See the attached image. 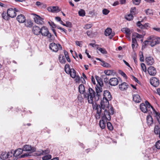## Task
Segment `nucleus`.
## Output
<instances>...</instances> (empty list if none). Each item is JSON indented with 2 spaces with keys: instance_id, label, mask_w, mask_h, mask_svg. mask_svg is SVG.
I'll return each mask as SVG.
<instances>
[{
  "instance_id": "nucleus-26",
  "label": "nucleus",
  "mask_w": 160,
  "mask_h": 160,
  "mask_svg": "<svg viewBox=\"0 0 160 160\" xmlns=\"http://www.w3.org/2000/svg\"><path fill=\"white\" fill-rule=\"evenodd\" d=\"M25 25L27 27L31 28L32 26L33 23L30 19H28L24 22Z\"/></svg>"
},
{
  "instance_id": "nucleus-36",
  "label": "nucleus",
  "mask_w": 160,
  "mask_h": 160,
  "mask_svg": "<svg viewBox=\"0 0 160 160\" xmlns=\"http://www.w3.org/2000/svg\"><path fill=\"white\" fill-rule=\"evenodd\" d=\"M132 36L138 38H143V36L142 35L139 34L134 32L132 34Z\"/></svg>"
},
{
  "instance_id": "nucleus-3",
  "label": "nucleus",
  "mask_w": 160,
  "mask_h": 160,
  "mask_svg": "<svg viewBox=\"0 0 160 160\" xmlns=\"http://www.w3.org/2000/svg\"><path fill=\"white\" fill-rule=\"evenodd\" d=\"M94 100L95 101L94 98H93V102ZM109 101L106 99H103L101 101L100 105L95 104H93V102L92 104L93 108L94 109L97 110L96 113L95 115L96 118L97 119H99L101 117V115L102 112V109L104 110L105 108L109 107Z\"/></svg>"
},
{
  "instance_id": "nucleus-60",
  "label": "nucleus",
  "mask_w": 160,
  "mask_h": 160,
  "mask_svg": "<svg viewBox=\"0 0 160 160\" xmlns=\"http://www.w3.org/2000/svg\"><path fill=\"white\" fill-rule=\"evenodd\" d=\"M81 42H79L77 41L75 42V43L76 45L77 46H79L80 47H82V44L81 43Z\"/></svg>"
},
{
  "instance_id": "nucleus-28",
  "label": "nucleus",
  "mask_w": 160,
  "mask_h": 160,
  "mask_svg": "<svg viewBox=\"0 0 160 160\" xmlns=\"http://www.w3.org/2000/svg\"><path fill=\"white\" fill-rule=\"evenodd\" d=\"M132 49H134V48L136 47V48L138 46V44L137 41L136 39V38H132Z\"/></svg>"
},
{
  "instance_id": "nucleus-37",
  "label": "nucleus",
  "mask_w": 160,
  "mask_h": 160,
  "mask_svg": "<svg viewBox=\"0 0 160 160\" xmlns=\"http://www.w3.org/2000/svg\"><path fill=\"white\" fill-rule=\"evenodd\" d=\"M133 15L131 13L127 16H126L125 18L128 20L130 21L133 19Z\"/></svg>"
},
{
  "instance_id": "nucleus-14",
  "label": "nucleus",
  "mask_w": 160,
  "mask_h": 160,
  "mask_svg": "<svg viewBox=\"0 0 160 160\" xmlns=\"http://www.w3.org/2000/svg\"><path fill=\"white\" fill-rule=\"evenodd\" d=\"M118 80L117 78H113L109 80L108 84L112 86H115L118 84Z\"/></svg>"
},
{
  "instance_id": "nucleus-55",
  "label": "nucleus",
  "mask_w": 160,
  "mask_h": 160,
  "mask_svg": "<svg viewBox=\"0 0 160 160\" xmlns=\"http://www.w3.org/2000/svg\"><path fill=\"white\" fill-rule=\"evenodd\" d=\"M155 147L157 149H160V140H158L156 142Z\"/></svg>"
},
{
  "instance_id": "nucleus-23",
  "label": "nucleus",
  "mask_w": 160,
  "mask_h": 160,
  "mask_svg": "<svg viewBox=\"0 0 160 160\" xmlns=\"http://www.w3.org/2000/svg\"><path fill=\"white\" fill-rule=\"evenodd\" d=\"M128 84L125 82H124L119 85V88L122 91L126 90L128 88Z\"/></svg>"
},
{
  "instance_id": "nucleus-18",
  "label": "nucleus",
  "mask_w": 160,
  "mask_h": 160,
  "mask_svg": "<svg viewBox=\"0 0 160 160\" xmlns=\"http://www.w3.org/2000/svg\"><path fill=\"white\" fill-rule=\"evenodd\" d=\"M145 62L147 65H151L154 63V61L152 57L149 56L146 58Z\"/></svg>"
},
{
  "instance_id": "nucleus-22",
  "label": "nucleus",
  "mask_w": 160,
  "mask_h": 160,
  "mask_svg": "<svg viewBox=\"0 0 160 160\" xmlns=\"http://www.w3.org/2000/svg\"><path fill=\"white\" fill-rule=\"evenodd\" d=\"M133 100L136 103H139L141 102V99L139 95L136 94L133 95Z\"/></svg>"
},
{
  "instance_id": "nucleus-45",
  "label": "nucleus",
  "mask_w": 160,
  "mask_h": 160,
  "mask_svg": "<svg viewBox=\"0 0 160 160\" xmlns=\"http://www.w3.org/2000/svg\"><path fill=\"white\" fill-rule=\"evenodd\" d=\"M141 67L142 70L145 72L147 71V69L145 65L143 63H141Z\"/></svg>"
},
{
  "instance_id": "nucleus-57",
  "label": "nucleus",
  "mask_w": 160,
  "mask_h": 160,
  "mask_svg": "<svg viewBox=\"0 0 160 160\" xmlns=\"http://www.w3.org/2000/svg\"><path fill=\"white\" fill-rule=\"evenodd\" d=\"M109 12V11L106 9H104L102 10L103 14L105 15L108 14Z\"/></svg>"
},
{
  "instance_id": "nucleus-6",
  "label": "nucleus",
  "mask_w": 160,
  "mask_h": 160,
  "mask_svg": "<svg viewBox=\"0 0 160 160\" xmlns=\"http://www.w3.org/2000/svg\"><path fill=\"white\" fill-rule=\"evenodd\" d=\"M49 48L52 51L55 52H57L58 50L62 49V46L60 44H56L54 42L50 43L49 45Z\"/></svg>"
},
{
  "instance_id": "nucleus-5",
  "label": "nucleus",
  "mask_w": 160,
  "mask_h": 160,
  "mask_svg": "<svg viewBox=\"0 0 160 160\" xmlns=\"http://www.w3.org/2000/svg\"><path fill=\"white\" fill-rule=\"evenodd\" d=\"M41 30L40 33L42 36L47 37L48 38H49V41L50 42L53 41L54 39L51 38L52 35L49 32L48 29L47 27H42L41 28Z\"/></svg>"
},
{
  "instance_id": "nucleus-29",
  "label": "nucleus",
  "mask_w": 160,
  "mask_h": 160,
  "mask_svg": "<svg viewBox=\"0 0 160 160\" xmlns=\"http://www.w3.org/2000/svg\"><path fill=\"white\" fill-rule=\"evenodd\" d=\"M154 132L156 135H158L160 133V127L159 125H156L154 128Z\"/></svg>"
},
{
  "instance_id": "nucleus-38",
  "label": "nucleus",
  "mask_w": 160,
  "mask_h": 160,
  "mask_svg": "<svg viewBox=\"0 0 160 160\" xmlns=\"http://www.w3.org/2000/svg\"><path fill=\"white\" fill-rule=\"evenodd\" d=\"M104 73L106 74L105 75L110 76L112 74L113 71L111 70H105L104 71Z\"/></svg>"
},
{
  "instance_id": "nucleus-42",
  "label": "nucleus",
  "mask_w": 160,
  "mask_h": 160,
  "mask_svg": "<svg viewBox=\"0 0 160 160\" xmlns=\"http://www.w3.org/2000/svg\"><path fill=\"white\" fill-rule=\"evenodd\" d=\"M98 49L99 51H100L103 54H106L107 53V51L106 49L104 48H97Z\"/></svg>"
},
{
  "instance_id": "nucleus-58",
  "label": "nucleus",
  "mask_w": 160,
  "mask_h": 160,
  "mask_svg": "<svg viewBox=\"0 0 160 160\" xmlns=\"http://www.w3.org/2000/svg\"><path fill=\"white\" fill-rule=\"evenodd\" d=\"M145 12L147 15H149L152 14V11L149 9H148L146 10H145Z\"/></svg>"
},
{
  "instance_id": "nucleus-7",
  "label": "nucleus",
  "mask_w": 160,
  "mask_h": 160,
  "mask_svg": "<svg viewBox=\"0 0 160 160\" xmlns=\"http://www.w3.org/2000/svg\"><path fill=\"white\" fill-rule=\"evenodd\" d=\"M104 111L102 114L101 115L102 119L105 120L106 122L107 121H110L111 119L110 115L109 114L108 111L106 108L104 110Z\"/></svg>"
},
{
  "instance_id": "nucleus-1",
  "label": "nucleus",
  "mask_w": 160,
  "mask_h": 160,
  "mask_svg": "<svg viewBox=\"0 0 160 160\" xmlns=\"http://www.w3.org/2000/svg\"><path fill=\"white\" fill-rule=\"evenodd\" d=\"M97 81L98 84H97L95 87L96 92L92 88H89L88 91L89 93H85L84 95L86 98H88L89 103L90 104L93 103V98L94 99L95 101H98L101 97L102 91V87L103 86V83L101 79Z\"/></svg>"
},
{
  "instance_id": "nucleus-32",
  "label": "nucleus",
  "mask_w": 160,
  "mask_h": 160,
  "mask_svg": "<svg viewBox=\"0 0 160 160\" xmlns=\"http://www.w3.org/2000/svg\"><path fill=\"white\" fill-rule=\"evenodd\" d=\"M145 104L147 107V108L148 109V111L150 110V109L151 108L152 109L153 111V112H154V111H156L154 109V108L150 104V103L147 101H145Z\"/></svg>"
},
{
  "instance_id": "nucleus-34",
  "label": "nucleus",
  "mask_w": 160,
  "mask_h": 160,
  "mask_svg": "<svg viewBox=\"0 0 160 160\" xmlns=\"http://www.w3.org/2000/svg\"><path fill=\"white\" fill-rule=\"evenodd\" d=\"M7 13L4 12L2 14V18L5 20H8L9 19V16L7 14L6 15Z\"/></svg>"
},
{
  "instance_id": "nucleus-64",
  "label": "nucleus",
  "mask_w": 160,
  "mask_h": 160,
  "mask_svg": "<svg viewBox=\"0 0 160 160\" xmlns=\"http://www.w3.org/2000/svg\"><path fill=\"white\" fill-rule=\"evenodd\" d=\"M120 73L122 76L123 77H127V76L126 74L123 72L121 71L120 72Z\"/></svg>"
},
{
  "instance_id": "nucleus-48",
  "label": "nucleus",
  "mask_w": 160,
  "mask_h": 160,
  "mask_svg": "<svg viewBox=\"0 0 160 160\" xmlns=\"http://www.w3.org/2000/svg\"><path fill=\"white\" fill-rule=\"evenodd\" d=\"M154 114H155V117L158 120V118H159L160 119V113L158 112H157L156 111H154V112H153Z\"/></svg>"
},
{
  "instance_id": "nucleus-62",
  "label": "nucleus",
  "mask_w": 160,
  "mask_h": 160,
  "mask_svg": "<svg viewBox=\"0 0 160 160\" xmlns=\"http://www.w3.org/2000/svg\"><path fill=\"white\" fill-rule=\"evenodd\" d=\"M29 155L28 154H27L26 153H25V154H22V155H21L19 157L20 158H24L25 157H27V156H29Z\"/></svg>"
},
{
  "instance_id": "nucleus-13",
  "label": "nucleus",
  "mask_w": 160,
  "mask_h": 160,
  "mask_svg": "<svg viewBox=\"0 0 160 160\" xmlns=\"http://www.w3.org/2000/svg\"><path fill=\"white\" fill-rule=\"evenodd\" d=\"M104 34L106 36H110L109 37L110 39H112L115 35V33L112 32V30L110 28L106 29L105 31Z\"/></svg>"
},
{
  "instance_id": "nucleus-19",
  "label": "nucleus",
  "mask_w": 160,
  "mask_h": 160,
  "mask_svg": "<svg viewBox=\"0 0 160 160\" xmlns=\"http://www.w3.org/2000/svg\"><path fill=\"white\" fill-rule=\"evenodd\" d=\"M17 19L19 23H24L26 21L25 16L22 14L18 15L17 18Z\"/></svg>"
},
{
  "instance_id": "nucleus-21",
  "label": "nucleus",
  "mask_w": 160,
  "mask_h": 160,
  "mask_svg": "<svg viewBox=\"0 0 160 160\" xmlns=\"http://www.w3.org/2000/svg\"><path fill=\"white\" fill-rule=\"evenodd\" d=\"M23 151V149L20 148H18L15 150L13 153V155L16 158L18 156L21 154Z\"/></svg>"
},
{
  "instance_id": "nucleus-63",
  "label": "nucleus",
  "mask_w": 160,
  "mask_h": 160,
  "mask_svg": "<svg viewBox=\"0 0 160 160\" xmlns=\"http://www.w3.org/2000/svg\"><path fill=\"white\" fill-rule=\"evenodd\" d=\"M91 81L92 82V83L96 85V82H95V79L94 78V77L92 76L91 77Z\"/></svg>"
},
{
  "instance_id": "nucleus-2",
  "label": "nucleus",
  "mask_w": 160,
  "mask_h": 160,
  "mask_svg": "<svg viewBox=\"0 0 160 160\" xmlns=\"http://www.w3.org/2000/svg\"><path fill=\"white\" fill-rule=\"evenodd\" d=\"M97 81L98 84H97L95 87L96 92L92 88H89L88 91L89 93H85L84 95L86 98H88L89 103L90 104L93 103V98L94 99L95 101H98L101 97L102 91V87L103 86V83L101 79Z\"/></svg>"
},
{
  "instance_id": "nucleus-59",
  "label": "nucleus",
  "mask_w": 160,
  "mask_h": 160,
  "mask_svg": "<svg viewBox=\"0 0 160 160\" xmlns=\"http://www.w3.org/2000/svg\"><path fill=\"white\" fill-rule=\"evenodd\" d=\"M75 81L76 82H79L80 81V78L78 75H76L75 77Z\"/></svg>"
},
{
  "instance_id": "nucleus-40",
  "label": "nucleus",
  "mask_w": 160,
  "mask_h": 160,
  "mask_svg": "<svg viewBox=\"0 0 160 160\" xmlns=\"http://www.w3.org/2000/svg\"><path fill=\"white\" fill-rule=\"evenodd\" d=\"M6 152H2L1 154L0 157L2 159L4 160L8 158V157H6Z\"/></svg>"
},
{
  "instance_id": "nucleus-35",
  "label": "nucleus",
  "mask_w": 160,
  "mask_h": 160,
  "mask_svg": "<svg viewBox=\"0 0 160 160\" xmlns=\"http://www.w3.org/2000/svg\"><path fill=\"white\" fill-rule=\"evenodd\" d=\"M78 15L80 16L83 17L85 15V12L82 9H81L78 12Z\"/></svg>"
},
{
  "instance_id": "nucleus-50",
  "label": "nucleus",
  "mask_w": 160,
  "mask_h": 160,
  "mask_svg": "<svg viewBox=\"0 0 160 160\" xmlns=\"http://www.w3.org/2000/svg\"><path fill=\"white\" fill-rule=\"evenodd\" d=\"M103 78L104 79V82L106 84H107V83H108L109 78H108L107 76L106 75L103 76Z\"/></svg>"
},
{
  "instance_id": "nucleus-49",
  "label": "nucleus",
  "mask_w": 160,
  "mask_h": 160,
  "mask_svg": "<svg viewBox=\"0 0 160 160\" xmlns=\"http://www.w3.org/2000/svg\"><path fill=\"white\" fill-rule=\"evenodd\" d=\"M141 0H132L133 4L135 5H138L141 2Z\"/></svg>"
},
{
  "instance_id": "nucleus-31",
  "label": "nucleus",
  "mask_w": 160,
  "mask_h": 160,
  "mask_svg": "<svg viewBox=\"0 0 160 160\" xmlns=\"http://www.w3.org/2000/svg\"><path fill=\"white\" fill-rule=\"evenodd\" d=\"M58 7H49L48 8V11L49 12H54L55 11H58V12L59 11H58Z\"/></svg>"
},
{
  "instance_id": "nucleus-17",
  "label": "nucleus",
  "mask_w": 160,
  "mask_h": 160,
  "mask_svg": "<svg viewBox=\"0 0 160 160\" xmlns=\"http://www.w3.org/2000/svg\"><path fill=\"white\" fill-rule=\"evenodd\" d=\"M121 31L126 34L127 37L128 38L129 40H130V30L128 28H124L121 29Z\"/></svg>"
},
{
  "instance_id": "nucleus-52",
  "label": "nucleus",
  "mask_w": 160,
  "mask_h": 160,
  "mask_svg": "<svg viewBox=\"0 0 160 160\" xmlns=\"http://www.w3.org/2000/svg\"><path fill=\"white\" fill-rule=\"evenodd\" d=\"M93 25L92 24H87L85 25L84 27V28L88 29L91 28L92 26Z\"/></svg>"
},
{
  "instance_id": "nucleus-9",
  "label": "nucleus",
  "mask_w": 160,
  "mask_h": 160,
  "mask_svg": "<svg viewBox=\"0 0 160 160\" xmlns=\"http://www.w3.org/2000/svg\"><path fill=\"white\" fill-rule=\"evenodd\" d=\"M79 92L81 94H83V97L86 98L88 100V102H89L88 99V98H86L84 95L85 93H89V92H88V90L87 91V92H85V88L84 85L82 84H81L78 87Z\"/></svg>"
},
{
  "instance_id": "nucleus-46",
  "label": "nucleus",
  "mask_w": 160,
  "mask_h": 160,
  "mask_svg": "<svg viewBox=\"0 0 160 160\" xmlns=\"http://www.w3.org/2000/svg\"><path fill=\"white\" fill-rule=\"evenodd\" d=\"M102 65L104 67H110V65L108 63L105 62L104 61H102Z\"/></svg>"
},
{
  "instance_id": "nucleus-44",
  "label": "nucleus",
  "mask_w": 160,
  "mask_h": 160,
  "mask_svg": "<svg viewBox=\"0 0 160 160\" xmlns=\"http://www.w3.org/2000/svg\"><path fill=\"white\" fill-rule=\"evenodd\" d=\"M148 44L150 45V42L149 40L145 41L142 44V48H145L146 46Z\"/></svg>"
},
{
  "instance_id": "nucleus-56",
  "label": "nucleus",
  "mask_w": 160,
  "mask_h": 160,
  "mask_svg": "<svg viewBox=\"0 0 160 160\" xmlns=\"http://www.w3.org/2000/svg\"><path fill=\"white\" fill-rule=\"evenodd\" d=\"M65 26L69 28H71L72 26V24L70 22H67Z\"/></svg>"
},
{
  "instance_id": "nucleus-41",
  "label": "nucleus",
  "mask_w": 160,
  "mask_h": 160,
  "mask_svg": "<svg viewBox=\"0 0 160 160\" xmlns=\"http://www.w3.org/2000/svg\"><path fill=\"white\" fill-rule=\"evenodd\" d=\"M52 156L51 155L48 154L42 157L43 160H48L50 159L51 158Z\"/></svg>"
},
{
  "instance_id": "nucleus-39",
  "label": "nucleus",
  "mask_w": 160,
  "mask_h": 160,
  "mask_svg": "<svg viewBox=\"0 0 160 160\" xmlns=\"http://www.w3.org/2000/svg\"><path fill=\"white\" fill-rule=\"evenodd\" d=\"M130 13L132 15H135L137 14L136 9L135 7H132L131 8Z\"/></svg>"
},
{
  "instance_id": "nucleus-20",
  "label": "nucleus",
  "mask_w": 160,
  "mask_h": 160,
  "mask_svg": "<svg viewBox=\"0 0 160 160\" xmlns=\"http://www.w3.org/2000/svg\"><path fill=\"white\" fill-rule=\"evenodd\" d=\"M41 28L38 26H34L33 27L32 32L33 33L36 35H38L40 33Z\"/></svg>"
},
{
  "instance_id": "nucleus-43",
  "label": "nucleus",
  "mask_w": 160,
  "mask_h": 160,
  "mask_svg": "<svg viewBox=\"0 0 160 160\" xmlns=\"http://www.w3.org/2000/svg\"><path fill=\"white\" fill-rule=\"evenodd\" d=\"M107 127L108 129L110 130H112L113 129V126L111 123L110 122H107Z\"/></svg>"
},
{
  "instance_id": "nucleus-16",
  "label": "nucleus",
  "mask_w": 160,
  "mask_h": 160,
  "mask_svg": "<svg viewBox=\"0 0 160 160\" xmlns=\"http://www.w3.org/2000/svg\"><path fill=\"white\" fill-rule=\"evenodd\" d=\"M103 99H106L108 101L110 100L111 99L112 96L109 92L107 90L104 91L103 94Z\"/></svg>"
},
{
  "instance_id": "nucleus-47",
  "label": "nucleus",
  "mask_w": 160,
  "mask_h": 160,
  "mask_svg": "<svg viewBox=\"0 0 160 160\" xmlns=\"http://www.w3.org/2000/svg\"><path fill=\"white\" fill-rule=\"evenodd\" d=\"M137 25L138 27H139L140 28H142V29H144L145 28V26L144 25H142L141 23V22L140 21H138L137 23Z\"/></svg>"
},
{
  "instance_id": "nucleus-11",
  "label": "nucleus",
  "mask_w": 160,
  "mask_h": 160,
  "mask_svg": "<svg viewBox=\"0 0 160 160\" xmlns=\"http://www.w3.org/2000/svg\"><path fill=\"white\" fill-rule=\"evenodd\" d=\"M33 14L35 15V17L34 18V22L40 25H42L44 23L43 18L35 14Z\"/></svg>"
},
{
  "instance_id": "nucleus-8",
  "label": "nucleus",
  "mask_w": 160,
  "mask_h": 160,
  "mask_svg": "<svg viewBox=\"0 0 160 160\" xmlns=\"http://www.w3.org/2000/svg\"><path fill=\"white\" fill-rule=\"evenodd\" d=\"M18 10L16 8L13 9L10 8L7 10V14L10 18H14L16 15V12H18Z\"/></svg>"
},
{
  "instance_id": "nucleus-15",
  "label": "nucleus",
  "mask_w": 160,
  "mask_h": 160,
  "mask_svg": "<svg viewBox=\"0 0 160 160\" xmlns=\"http://www.w3.org/2000/svg\"><path fill=\"white\" fill-rule=\"evenodd\" d=\"M22 149L23 151H30L32 152H34L35 151V149L33 147H32L31 146L28 145H24Z\"/></svg>"
},
{
  "instance_id": "nucleus-25",
  "label": "nucleus",
  "mask_w": 160,
  "mask_h": 160,
  "mask_svg": "<svg viewBox=\"0 0 160 160\" xmlns=\"http://www.w3.org/2000/svg\"><path fill=\"white\" fill-rule=\"evenodd\" d=\"M147 123L148 125L151 126L153 123V120L152 116L148 115L147 117Z\"/></svg>"
},
{
  "instance_id": "nucleus-33",
  "label": "nucleus",
  "mask_w": 160,
  "mask_h": 160,
  "mask_svg": "<svg viewBox=\"0 0 160 160\" xmlns=\"http://www.w3.org/2000/svg\"><path fill=\"white\" fill-rule=\"evenodd\" d=\"M69 74H70V76L72 78H75L76 75V71L73 68L71 69L70 73Z\"/></svg>"
},
{
  "instance_id": "nucleus-30",
  "label": "nucleus",
  "mask_w": 160,
  "mask_h": 160,
  "mask_svg": "<svg viewBox=\"0 0 160 160\" xmlns=\"http://www.w3.org/2000/svg\"><path fill=\"white\" fill-rule=\"evenodd\" d=\"M59 60L61 63L64 64L66 62L65 57L62 55H60L59 56Z\"/></svg>"
},
{
  "instance_id": "nucleus-12",
  "label": "nucleus",
  "mask_w": 160,
  "mask_h": 160,
  "mask_svg": "<svg viewBox=\"0 0 160 160\" xmlns=\"http://www.w3.org/2000/svg\"><path fill=\"white\" fill-rule=\"evenodd\" d=\"M148 74L150 76H154L157 73L156 69L153 66H150L147 69Z\"/></svg>"
},
{
  "instance_id": "nucleus-53",
  "label": "nucleus",
  "mask_w": 160,
  "mask_h": 160,
  "mask_svg": "<svg viewBox=\"0 0 160 160\" xmlns=\"http://www.w3.org/2000/svg\"><path fill=\"white\" fill-rule=\"evenodd\" d=\"M13 151H11V152H8V153H7L6 152V157H8V158H9L10 157H12V155H13Z\"/></svg>"
},
{
  "instance_id": "nucleus-10",
  "label": "nucleus",
  "mask_w": 160,
  "mask_h": 160,
  "mask_svg": "<svg viewBox=\"0 0 160 160\" xmlns=\"http://www.w3.org/2000/svg\"><path fill=\"white\" fill-rule=\"evenodd\" d=\"M150 83L153 87H157L159 84V81L157 78L153 77L150 79Z\"/></svg>"
},
{
  "instance_id": "nucleus-51",
  "label": "nucleus",
  "mask_w": 160,
  "mask_h": 160,
  "mask_svg": "<svg viewBox=\"0 0 160 160\" xmlns=\"http://www.w3.org/2000/svg\"><path fill=\"white\" fill-rule=\"evenodd\" d=\"M50 152V150L47 149L44 150H42L41 154L42 155L46 154L49 153Z\"/></svg>"
},
{
  "instance_id": "nucleus-27",
  "label": "nucleus",
  "mask_w": 160,
  "mask_h": 160,
  "mask_svg": "<svg viewBox=\"0 0 160 160\" xmlns=\"http://www.w3.org/2000/svg\"><path fill=\"white\" fill-rule=\"evenodd\" d=\"M105 122H106V120L103 119H102L99 121V126L102 129H104L106 127Z\"/></svg>"
},
{
  "instance_id": "nucleus-61",
  "label": "nucleus",
  "mask_w": 160,
  "mask_h": 160,
  "mask_svg": "<svg viewBox=\"0 0 160 160\" xmlns=\"http://www.w3.org/2000/svg\"><path fill=\"white\" fill-rule=\"evenodd\" d=\"M71 69L70 68L64 69L65 72L68 74L70 73Z\"/></svg>"
},
{
  "instance_id": "nucleus-24",
  "label": "nucleus",
  "mask_w": 160,
  "mask_h": 160,
  "mask_svg": "<svg viewBox=\"0 0 160 160\" xmlns=\"http://www.w3.org/2000/svg\"><path fill=\"white\" fill-rule=\"evenodd\" d=\"M140 108L141 111L144 113L147 112L148 110L147 108L146 105L144 103H141L140 105Z\"/></svg>"
},
{
  "instance_id": "nucleus-4",
  "label": "nucleus",
  "mask_w": 160,
  "mask_h": 160,
  "mask_svg": "<svg viewBox=\"0 0 160 160\" xmlns=\"http://www.w3.org/2000/svg\"><path fill=\"white\" fill-rule=\"evenodd\" d=\"M147 39L149 40L150 45L152 47L160 43V37L158 38L155 36H150L148 37Z\"/></svg>"
},
{
  "instance_id": "nucleus-54",
  "label": "nucleus",
  "mask_w": 160,
  "mask_h": 160,
  "mask_svg": "<svg viewBox=\"0 0 160 160\" xmlns=\"http://www.w3.org/2000/svg\"><path fill=\"white\" fill-rule=\"evenodd\" d=\"M109 113V114L111 115H112L114 114V110L113 108L112 107H111L108 110Z\"/></svg>"
}]
</instances>
